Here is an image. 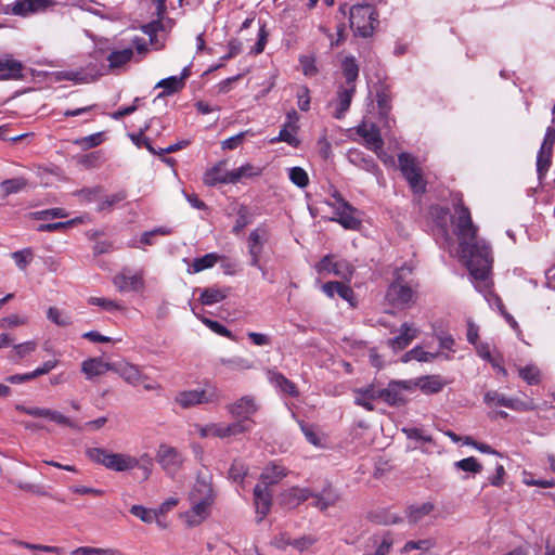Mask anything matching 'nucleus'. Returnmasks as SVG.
<instances>
[{"label":"nucleus","instance_id":"obj_12","mask_svg":"<svg viewBox=\"0 0 555 555\" xmlns=\"http://www.w3.org/2000/svg\"><path fill=\"white\" fill-rule=\"evenodd\" d=\"M403 390H413V380H391L386 388H383V401L389 405L400 404L403 402Z\"/></svg>","mask_w":555,"mask_h":555},{"label":"nucleus","instance_id":"obj_53","mask_svg":"<svg viewBox=\"0 0 555 555\" xmlns=\"http://www.w3.org/2000/svg\"><path fill=\"white\" fill-rule=\"evenodd\" d=\"M12 258L20 270H25L33 260V251L30 248L14 251Z\"/></svg>","mask_w":555,"mask_h":555},{"label":"nucleus","instance_id":"obj_19","mask_svg":"<svg viewBox=\"0 0 555 555\" xmlns=\"http://www.w3.org/2000/svg\"><path fill=\"white\" fill-rule=\"evenodd\" d=\"M113 283L119 292H137L144 285L143 276L141 273L128 275L125 271L116 274L113 279Z\"/></svg>","mask_w":555,"mask_h":555},{"label":"nucleus","instance_id":"obj_56","mask_svg":"<svg viewBox=\"0 0 555 555\" xmlns=\"http://www.w3.org/2000/svg\"><path fill=\"white\" fill-rule=\"evenodd\" d=\"M353 268L346 260H338L332 267V273L343 279H348L352 275Z\"/></svg>","mask_w":555,"mask_h":555},{"label":"nucleus","instance_id":"obj_10","mask_svg":"<svg viewBox=\"0 0 555 555\" xmlns=\"http://www.w3.org/2000/svg\"><path fill=\"white\" fill-rule=\"evenodd\" d=\"M112 371L118 374L127 384L134 387L150 380V377L140 366L129 362L113 363Z\"/></svg>","mask_w":555,"mask_h":555},{"label":"nucleus","instance_id":"obj_60","mask_svg":"<svg viewBox=\"0 0 555 555\" xmlns=\"http://www.w3.org/2000/svg\"><path fill=\"white\" fill-rule=\"evenodd\" d=\"M402 431L409 439H413L422 443H428L433 441L431 436L427 435L423 429L420 428H403Z\"/></svg>","mask_w":555,"mask_h":555},{"label":"nucleus","instance_id":"obj_2","mask_svg":"<svg viewBox=\"0 0 555 555\" xmlns=\"http://www.w3.org/2000/svg\"><path fill=\"white\" fill-rule=\"evenodd\" d=\"M86 456L93 463L102 465L105 468L124 473L140 467V461L128 453H114L100 447L88 448Z\"/></svg>","mask_w":555,"mask_h":555},{"label":"nucleus","instance_id":"obj_20","mask_svg":"<svg viewBox=\"0 0 555 555\" xmlns=\"http://www.w3.org/2000/svg\"><path fill=\"white\" fill-rule=\"evenodd\" d=\"M23 64L10 55L0 56V80L22 78Z\"/></svg>","mask_w":555,"mask_h":555},{"label":"nucleus","instance_id":"obj_6","mask_svg":"<svg viewBox=\"0 0 555 555\" xmlns=\"http://www.w3.org/2000/svg\"><path fill=\"white\" fill-rule=\"evenodd\" d=\"M259 405L253 396H243L233 403L225 406L228 413L235 418L234 422H243L247 427L246 433L253 428L254 421L251 416L258 411Z\"/></svg>","mask_w":555,"mask_h":555},{"label":"nucleus","instance_id":"obj_39","mask_svg":"<svg viewBox=\"0 0 555 555\" xmlns=\"http://www.w3.org/2000/svg\"><path fill=\"white\" fill-rule=\"evenodd\" d=\"M27 185V180L23 177H18L2 181L0 183V189L2 191L3 196L7 197L11 194H16L25 190Z\"/></svg>","mask_w":555,"mask_h":555},{"label":"nucleus","instance_id":"obj_33","mask_svg":"<svg viewBox=\"0 0 555 555\" xmlns=\"http://www.w3.org/2000/svg\"><path fill=\"white\" fill-rule=\"evenodd\" d=\"M270 382L279 388L284 393L289 395L291 397H298L299 392L297 390L296 385L286 378L282 373L279 372H269Z\"/></svg>","mask_w":555,"mask_h":555},{"label":"nucleus","instance_id":"obj_52","mask_svg":"<svg viewBox=\"0 0 555 555\" xmlns=\"http://www.w3.org/2000/svg\"><path fill=\"white\" fill-rule=\"evenodd\" d=\"M289 180L298 188L304 189L309 183V177L301 167H293L289 169Z\"/></svg>","mask_w":555,"mask_h":555},{"label":"nucleus","instance_id":"obj_61","mask_svg":"<svg viewBox=\"0 0 555 555\" xmlns=\"http://www.w3.org/2000/svg\"><path fill=\"white\" fill-rule=\"evenodd\" d=\"M49 420L59 425H62V426H66V427L73 428V429H79V426L77 425L76 422H74L69 417L63 415L59 411L51 410Z\"/></svg>","mask_w":555,"mask_h":555},{"label":"nucleus","instance_id":"obj_18","mask_svg":"<svg viewBox=\"0 0 555 555\" xmlns=\"http://www.w3.org/2000/svg\"><path fill=\"white\" fill-rule=\"evenodd\" d=\"M227 162L220 160L212 168L206 171L204 176V182L208 186H215L217 184H231L229 181L231 178L230 171L227 170Z\"/></svg>","mask_w":555,"mask_h":555},{"label":"nucleus","instance_id":"obj_34","mask_svg":"<svg viewBox=\"0 0 555 555\" xmlns=\"http://www.w3.org/2000/svg\"><path fill=\"white\" fill-rule=\"evenodd\" d=\"M488 275H490V273ZM474 280L476 282V289L485 294V297L490 305L495 306L500 313L506 310L502 299L496 294L490 291L491 282L489 281V276H487V280L485 282L476 279Z\"/></svg>","mask_w":555,"mask_h":555},{"label":"nucleus","instance_id":"obj_43","mask_svg":"<svg viewBox=\"0 0 555 555\" xmlns=\"http://www.w3.org/2000/svg\"><path fill=\"white\" fill-rule=\"evenodd\" d=\"M36 348L37 344L33 340L14 345V350L9 356V359L12 360L13 362H18L22 359L29 356L31 352H34Z\"/></svg>","mask_w":555,"mask_h":555},{"label":"nucleus","instance_id":"obj_51","mask_svg":"<svg viewBox=\"0 0 555 555\" xmlns=\"http://www.w3.org/2000/svg\"><path fill=\"white\" fill-rule=\"evenodd\" d=\"M88 304L92 306H99L105 311L122 310V306L115 300L102 297H90Z\"/></svg>","mask_w":555,"mask_h":555},{"label":"nucleus","instance_id":"obj_37","mask_svg":"<svg viewBox=\"0 0 555 555\" xmlns=\"http://www.w3.org/2000/svg\"><path fill=\"white\" fill-rule=\"evenodd\" d=\"M341 69L347 87H356L354 82L359 76V65L353 56H346L341 63Z\"/></svg>","mask_w":555,"mask_h":555},{"label":"nucleus","instance_id":"obj_4","mask_svg":"<svg viewBox=\"0 0 555 555\" xmlns=\"http://www.w3.org/2000/svg\"><path fill=\"white\" fill-rule=\"evenodd\" d=\"M399 168L402 176L408 181L410 188L415 194H424L426 192V182L422 176L421 168L415 157L409 153H401L398 157Z\"/></svg>","mask_w":555,"mask_h":555},{"label":"nucleus","instance_id":"obj_57","mask_svg":"<svg viewBox=\"0 0 555 555\" xmlns=\"http://www.w3.org/2000/svg\"><path fill=\"white\" fill-rule=\"evenodd\" d=\"M47 317L59 326H67L70 324V318L54 307L49 308Z\"/></svg>","mask_w":555,"mask_h":555},{"label":"nucleus","instance_id":"obj_50","mask_svg":"<svg viewBox=\"0 0 555 555\" xmlns=\"http://www.w3.org/2000/svg\"><path fill=\"white\" fill-rule=\"evenodd\" d=\"M296 131H293L291 128L282 127L280 130V133L276 138H273L270 142L276 143V142H286L288 145L293 147H297L300 143V141L295 135Z\"/></svg>","mask_w":555,"mask_h":555},{"label":"nucleus","instance_id":"obj_32","mask_svg":"<svg viewBox=\"0 0 555 555\" xmlns=\"http://www.w3.org/2000/svg\"><path fill=\"white\" fill-rule=\"evenodd\" d=\"M347 157L349 162L369 172L377 170V164L370 156H365L361 151L351 149L348 151Z\"/></svg>","mask_w":555,"mask_h":555},{"label":"nucleus","instance_id":"obj_14","mask_svg":"<svg viewBox=\"0 0 555 555\" xmlns=\"http://www.w3.org/2000/svg\"><path fill=\"white\" fill-rule=\"evenodd\" d=\"M357 133L363 138L365 146L371 150H380L384 146V140L379 128L375 124H361L357 127Z\"/></svg>","mask_w":555,"mask_h":555},{"label":"nucleus","instance_id":"obj_35","mask_svg":"<svg viewBox=\"0 0 555 555\" xmlns=\"http://www.w3.org/2000/svg\"><path fill=\"white\" fill-rule=\"evenodd\" d=\"M184 86L185 82L183 81V78H178V76H170L158 81L155 88L163 89V91L158 94V98H164L182 90Z\"/></svg>","mask_w":555,"mask_h":555},{"label":"nucleus","instance_id":"obj_16","mask_svg":"<svg viewBox=\"0 0 555 555\" xmlns=\"http://www.w3.org/2000/svg\"><path fill=\"white\" fill-rule=\"evenodd\" d=\"M254 503L256 513L259 516L258 521H261L268 515L272 504V494L267 487L256 485L254 489Z\"/></svg>","mask_w":555,"mask_h":555},{"label":"nucleus","instance_id":"obj_49","mask_svg":"<svg viewBox=\"0 0 555 555\" xmlns=\"http://www.w3.org/2000/svg\"><path fill=\"white\" fill-rule=\"evenodd\" d=\"M127 194L124 191L112 194L104 199L100 201L98 211H109L115 205L126 199Z\"/></svg>","mask_w":555,"mask_h":555},{"label":"nucleus","instance_id":"obj_63","mask_svg":"<svg viewBox=\"0 0 555 555\" xmlns=\"http://www.w3.org/2000/svg\"><path fill=\"white\" fill-rule=\"evenodd\" d=\"M27 323V319L25 317H21L18 314H11L0 319V328H11L20 325H24Z\"/></svg>","mask_w":555,"mask_h":555},{"label":"nucleus","instance_id":"obj_47","mask_svg":"<svg viewBox=\"0 0 555 555\" xmlns=\"http://www.w3.org/2000/svg\"><path fill=\"white\" fill-rule=\"evenodd\" d=\"M552 151L540 149L537 156V171L539 178H542L551 166Z\"/></svg>","mask_w":555,"mask_h":555},{"label":"nucleus","instance_id":"obj_21","mask_svg":"<svg viewBox=\"0 0 555 555\" xmlns=\"http://www.w3.org/2000/svg\"><path fill=\"white\" fill-rule=\"evenodd\" d=\"M322 291L324 292V294H326V296H328L331 298H333L335 295H337L340 298H343L344 300H346L347 302H349L352 307L356 305L354 304V299H356L354 292L352 291V288L349 285H347L343 282H327V283L323 284Z\"/></svg>","mask_w":555,"mask_h":555},{"label":"nucleus","instance_id":"obj_40","mask_svg":"<svg viewBox=\"0 0 555 555\" xmlns=\"http://www.w3.org/2000/svg\"><path fill=\"white\" fill-rule=\"evenodd\" d=\"M518 375L528 385H538L541 383V372L535 364H527L524 367H517Z\"/></svg>","mask_w":555,"mask_h":555},{"label":"nucleus","instance_id":"obj_5","mask_svg":"<svg viewBox=\"0 0 555 555\" xmlns=\"http://www.w3.org/2000/svg\"><path fill=\"white\" fill-rule=\"evenodd\" d=\"M220 398V391L215 386H209L205 389L181 391L176 396L175 402L182 409H190L203 403L218 402Z\"/></svg>","mask_w":555,"mask_h":555},{"label":"nucleus","instance_id":"obj_54","mask_svg":"<svg viewBox=\"0 0 555 555\" xmlns=\"http://www.w3.org/2000/svg\"><path fill=\"white\" fill-rule=\"evenodd\" d=\"M103 141V133L98 132L83 138H79L75 141V144L81 149L88 150L100 145Z\"/></svg>","mask_w":555,"mask_h":555},{"label":"nucleus","instance_id":"obj_58","mask_svg":"<svg viewBox=\"0 0 555 555\" xmlns=\"http://www.w3.org/2000/svg\"><path fill=\"white\" fill-rule=\"evenodd\" d=\"M117 552L112 548H99L81 546L73 551V555H116Z\"/></svg>","mask_w":555,"mask_h":555},{"label":"nucleus","instance_id":"obj_24","mask_svg":"<svg viewBox=\"0 0 555 555\" xmlns=\"http://www.w3.org/2000/svg\"><path fill=\"white\" fill-rule=\"evenodd\" d=\"M444 385L446 382L440 375H427L413 380V389L418 387L426 395L440 392Z\"/></svg>","mask_w":555,"mask_h":555},{"label":"nucleus","instance_id":"obj_44","mask_svg":"<svg viewBox=\"0 0 555 555\" xmlns=\"http://www.w3.org/2000/svg\"><path fill=\"white\" fill-rule=\"evenodd\" d=\"M438 353H431L425 351L422 347L416 346L409 350L402 357V362H409L410 360H416L420 362H429L437 358Z\"/></svg>","mask_w":555,"mask_h":555},{"label":"nucleus","instance_id":"obj_59","mask_svg":"<svg viewBox=\"0 0 555 555\" xmlns=\"http://www.w3.org/2000/svg\"><path fill=\"white\" fill-rule=\"evenodd\" d=\"M202 322L216 334L223 337L233 338L231 331L228 330L223 324L208 318H202Z\"/></svg>","mask_w":555,"mask_h":555},{"label":"nucleus","instance_id":"obj_11","mask_svg":"<svg viewBox=\"0 0 555 555\" xmlns=\"http://www.w3.org/2000/svg\"><path fill=\"white\" fill-rule=\"evenodd\" d=\"M212 477L210 474H198L195 483L191 490V500L201 501H215V493L211 483Z\"/></svg>","mask_w":555,"mask_h":555},{"label":"nucleus","instance_id":"obj_3","mask_svg":"<svg viewBox=\"0 0 555 555\" xmlns=\"http://www.w3.org/2000/svg\"><path fill=\"white\" fill-rule=\"evenodd\" d=\"M378 25V13L370 4H356L350 9V26L356 36L369 38Z\"/></svg>","mask_w":555,"mask_h":555},{"label":"nucleus","instance_id":"obj_46","mask_svg":"<svg viewBox=\"0 0 555 555\" xmlns=\"http://www.w3.org/2000/svg\"><path fill=\"white\" fill-rule=\"evenodd\" d=\"M436 545V540L433 538L422 539V540H411L408 541L402 547V553H409L414 550H420L422 552H427Z\"/></svg>","mask_w":555,"mask_h":555},{"label":"nucleus","instance_id":"obj_28","mask_svg":"<svg viewBox=\"0 0 555 555\" xmlns=\"http://www.w3.org/2000/svg\"><path fill=\"white\" fill-rule=\"evenodd\" d=\"M286 476V469L283 466L272 464L268 465L261 473L260 483L263 487H269L278 483Z\"/></svg>","mask_w":555,"mask_h":555},{"label":"nucleus","instance_id":"obj_29","mask_svg":"<svg viewBox=\"0 0 555 555\" xmlns=\"http://www.w3.org/2000/svg\"><path fill=\"white\" fill-rule=\"evenodd\" d=\"M312 496V493L309 489L306 488H291L285 493H283V503L289 507L294 508L298 506L301 502L307 501Z\"/></svg>","mask_w":555,"mask_h":555},{"label":"nucleus","instance_id":"obj_26","mask_svg":"<svg viewBox=\"0 0 555 555\" xmlns=\"http://www.w3.org/2000/svg\"><path fill=\"white\" fill-rule=\"evenodd\" d=\"M230 293L229 287H207L201 292L199 301L204 306H211L224 300Z\"/></svg>","mask_w":555,"mask_h":555},{"label":"nucleus","instance_id":"obj_8","mask_svg":"<svg viewBox=\"0 0 555 555\" xmlns=\"http://www.w3.org/2000/svg\"><path fill=\"white\" fill-rule=\"evenodd\" d=\"M155 459L165 473L171 477L181 469L185 460L177 448L166 443L159 444Z\"/></svg>","mask_w":555,"mask_h":555},{"label":"nucleus","instance_id":"obj_23","mask_svg":"<svg viewBox=\"0 0 555 555\" xmlns=\"http://www.w3.org/2000/svg\"><path fill=\"white\" fill-rule=\"evenodd\" d=\"M354 92L356 87L343 86L339 88V90L337 91V99L335 101L334 117L336 119H341L348 112Z\"/></svg>","mask_w":555,"mask_h":555},{"label":"nucleus","instance_id":"obj_45","mask_svg":"<svg viewBox=\"0 0 555 555\" xmlns=\"http://www.w3.org/2000/svg\"><path fill=\"white\" fill-rule=\"evenodd\" d=\"M219 363L232 371H244L253 367V363L242 357L220 358Z\"/></svg>","mask_w":555,"mask_h":555},{"label":"nucleus","instance_id":"obj_9","mask_svg":"<svg viewBox=\"0 0 555 555\" xmlns=\"http://www.w3.org/2000/svg\"><path fill=\"white\" fill-rule=\"evenodd\" d=\"M483 402L490 406H504L513 411L526 412L535 409L532 401H522L518 398L507 397L496 390H489L483 396Z\"/></svg>","mask_w":555,"mask_h":555},{"label":"nucleus","instance_id":"obj_48","mask_svg":"<svg viewBox=\"0 0 555 555\" xmlns=\"http://www.w3.org/2000/svg\"><path fill=\"white\" fill-rule=\"evenodd\" d=\"M454 466L457 469H462L464 472L472 473V474H479L482 470V465L474 456H469V457L460 460L454 463Z\"/></svg>","mask_w":555,"mask_h":555},{"label":"nucleus","instance_id":"obj_1","mask_svg":"<svg viewBox=\"0 0 555 555\" xmlns=\"http://www.w3.org/2000/svg\"><path fill=\"white\" fill-rule=\"evenodd\" d=\"M454 233L459 238L462 257L473 279L486 281L492 267L490 245L477 237L478 228L473 223L469 209L460 198L454 205Z\"/></svg>","mask_w":555,"mask_h":555},{"label":"nucleus","instance_id":"obj_55","mask_svg":"<svg viewBox=\"0 0 555 555\" xmlns=\"http://www.w3.org/2000/svg\"><path fill=\"white\" fill-rule=\"evenodd\" d=\"M142 31L150 37L152 44L156 41V35L158 31L164 29L163 17L157 16L156 21H153L142 26Z\"/></svg>","mask_w":555,"mask_h":555},{"label":"nucleus","instance_id":"obj_38","mask_svg":"<svg viewBox=\"0 0 555 555\" xmlns=\"http://www.w3.org/2000/svg\"><path fill=\"white\" fill-rule=\"evenodd\" d=\"M220 259V256L216 253H209L203 257L195 258L189 268L190 273H198L203 270L212 268Z\"/></svg>","mask_w":555,"mask_h":555},{"label":"nucleus","instance_id":"obj_25","mask_svg":"<svg viewBox=\"0 0 555 555\" xmlns=\"http://www.w3.org/2000/svg\"><path fill=\"white\" fill-rule=\"evenodd\" d=\"M112 366L113 364L104 362L101 358H91L82 362L81 371L88 379H91L112 371Z\"/></svg>","mask_w":555,"mask_h":555},{"label":"nucleus","instance_id":"obj_27","mask_svg":"<svg viewBox=\"0 0 555 555\" xmlns=\"http://www.w3.org/2000/svg\"><path fill=\"white\" fill-rule=\"evenodd\" d=\"M192 508L188 513V521L191 526L199 524L202 520L208 517L209 507L214 502L191 500Z\"/></svg>","mask_w":555,"mask_h":555},{"label":"nucleus","instance_id":"obj_15","mask_svg":"<svg viewBox=\"0 0 555 555\" xmlns=\"http://www.w3.org/2000/svg\"><path fill=\"white\" fill-rule=\"evenodd\" d=\"M336 217L333 221L338 222L347 230H359L361 220L356 216L357 209L349 203H344L343 206L336 208Z\"/></svg>","mask_w":555,"mask_h":555},{"label":"nucleus","instance_id":"obj_17","mask_svg":"<svg viewBox=\"0 0 555 555\" xmlns=\"http://www.w3.org/2000/svg\"><path fill=\"white\" fill-rule=\"evenodd\" d=\"M417 328L405 322L400 326V334L388 340V346L393 351L403 350L417 337Z\"/></svg>","mask_w":555,"mask_h":555},{"label":"nucleus","instance_id":"obj_30","mask_svg":"<svg viewBox=\"0 0 555 555\" xmlns=\"http://www.w3.org/2000/svg\"><path fill=\"white\" fill-rule=\"evenodd\" d=\"M262 172V168L251 165V164H244L241 167L233 169L230 171L231 178L230 182L231 184H236L241 182L244 179H251L254 177L260 176Z\"/></svg>","mask_w":555,"mask_h":555},{"label":"nucleus","instance_id":"obj_41","mask_svg":"<svg viewBox=\"0 0 555 555\" xmlns=\"http://www.w3.org/2000/svg\"><path fill=\"white\" fill-rule=\"evenodd\" d=\"M33 220L62 219L68 217L66 209L54 207L46 210L33 211L28 215Z\"/></svg>","mask_w":555,"mask_h":555},{"label":"nucleus","instance_id":"obj_42","mask_svg":"<svg viewBox=\"0 0 555 555\" xmlns=\"http://www.w3.org/2000/svg\"><path fill=\"white\" fill-rule=\"evenodd\" d=\"M82 220L80 217L67 220V221H59V222H52V223H42L39 224L37 228L38 232H57V231H65L72 227H74L77 223H80Z\"/></svg>","mask_w":555,"mask_h":555},{"label":"nucleus","instance_id":"obj_7","mask_svg":"<svg viewBox=\"0 0 555 555\" xmlns=\"http://www.w3.org/2000/svg\"><path fill=\"white\" fill-rule=\"evenodd\" d=\"M194 428L201 438L217 437L221 439L245 434L247 429L243 422L195 424Z\"/></svg>","mask_w":555,"mask_h":555},{"label":"nucleus","instance_id":"obj_31","mask_svg":"<svg viewBox=\"0 0 555 555\" xmlns=\"http://www.w3.org/2000/svg\"><path fill=\"white\" fill-rule=\"evenodd\" d=\"M133 57V50L131 48L112 50L106 60L111 69H117L126 65Z\"/></svg>","mask_w":555,"mask_h":555},{"label":"nucleus","instance_id":"obj_22","mask_svg":"<svg viewBox=\"0 0 555 555\" xmlns=\"http://www.w3.org/2000/svg\"><path fill=\"white\" fill-rule=\"evenodd\" d=\"M52 4V0H16L13 4L12 12L15 15H27L44 11Z\"/></svg>","mask_w":555,"mask_h":555},{"label":"nucleus","instance_id":"obj_64","mask_svg":"<svg viewBox=\"0 0 555 555\" xmlns=\"http://www.w3.org/2000/svg\"><path fill=\"white\" fill-rule=\"evenodd\" d=\"M102 193L101 186H94V188H87L78 191L77 195L80 197L81 201L86 203H91L100 197Z\"/></svg>","mask_w":555,"mask_h":555},{"label":"nucleus","instance_id":"obj_36","mask_svg":"<svg viewBox=\"0 0 555 555\" xmlns=\"http://www.w3.org/2000/svg\"><path fill=\"white\" fill-rule=\"evenodd\" d=\"M435 509V505L431 502H425L420 505H410L405 513L411 524H417L425 516L429 515Z\"/></svg>","mask_w":555,"mask_h":555},{"label":"nucleus","instance_id":"obj_13","mask_svg":"<svg viewBox=\"0 0 555 555\" xmlns=\"http://www.w3.org/2000/svg\"><path fill=\"white\" fill-rule=\"evenodd\" d=\"M414 292L408 284L396 279L388 287L386 297L393 305H405L412 301Z\"/></svg>","mask_w":555,"mask_h":555},{"label":"nucleus","instance_id":"obj_62","mask_svg":"<svg viewBox=\"0 0 555 555\" xmlns=\"http://www.w3.org/2000/svg\"><path fill=\"white\" fill-rule=\"evenodd\" d=\"M130 513L146 524L153 522L155 518V514L151 509H147L142 505H133L130 508Z\"/></svg>","mask_w":555,"mask_h":555}]
</instances>
